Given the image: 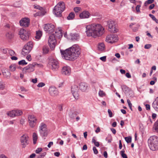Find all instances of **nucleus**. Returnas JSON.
<instances>
[{"mask_svg":"<svg viewBox=\"0 0 158 158\" xmlns=\"http://www.w3.org/2000/svg\"><path fill=\"white\" fill-rule=\"evenodd\" d=\"M60 52L62 57L65 60H73L80 54V48L77 45L74 44L65 50H61Z\"/></svg>","mask_w":158,"mask_h":158,"instance_id":"obj_1","label":"nucleus"},{"mask_svg":"<svg viewBox=\"0 0 158 158\" xmlns=\"http://www.w3.org/2000/svg\"><path fill=\"white\" fill-rule=\"evenodd\" d=\"M85 31L88 36L96 38L102 35L104 32V28L100 25L94 23L88 25L86 27Z\"/></svg>","mask_w":158,"mask_h":158,"instance_id":"obj_2","label":"nucleus"},{"mask_svg":"<svg viewBox=\"0 0 158 158\" xmlns=\"http://www.w3.org/2000/svg\"><path fill=\"white\" fill-rule=\"evenodd\" d=\"M65 8L64 3L62 1L60 2L54 7L53 10V13L57 17H61V13Z\"/></svg>","mask_w":158,"mask_h":158,"instance_id":"obj_3","label":"nucleus"},{"mask_svg":"<svg viewBox=\"0 0 158 158\" xmlns=\"http://www.w3.org/2000/svg\"><path fill=\"white\" fill-rule=\"evenodd\" d=\"M148 146L152 151L158 149V137L155 135L151 136L148 140Z\"/></svg>","mask_w":158,"mask_h":158,"instance_id":"obj_4","label":"nucleus"},{"mask_svg":"<svg viewBox=\"0 0 158 158\" xmlns=\"http://www.w3.org/2000/svg\"><path fill=\"white\" fill-rule=\"evenodd\" d=\"M39 132L42 137H46L49 131L47 125L44 123H41L39 127Z\"/></svg>","mask_w":158,"mask_h":158,"instance_id":"obj_5","label":"nucleus"},{"mask_svg":"<svg viewBox=\"0 0 158 158\" xmlns=\"http://www.w3.org/2000/svg\"><path fill=\"white\" fill-rule=\"evenodd\" d=\"M56 34H57V32H55V34H53L51 35L48 39L49 45L52 50L54 49L56 44V36L57 37V35H56Z\"/></svg>","mask_w":158,"mask_h":158,"instance_id":"obj_6","label":"nucleus"},{"mask_svg":"<svg viewBox=\"0 0 158 158\" xmlns=\"http://www.w3.org/2000/svg\"><path fill=\"white\" fill-rule=\"evenodd\" d=\"M20 38L24 41L28 40L30 35V32L23 29H21L19 31Z\"/></svg>","mask_w":158,"mask_h":158,"instance_id":"obj_7","label":"nucleus"},{"mask_svg":"<svg viewBox=\"0 0 158 158\" xmlns=\"http://www.w3.org/2000/svg\"><path fill=\"white\" fill-rule=\"evenodd\" d=\"M33 47L32 42H28L24 47L22 52V54L25 55L28 54L31 51Z\"/></svg>","mask_w":158,"mask_h":158,"instance_id":"obj_8","label":"nucleus"},{"mask_svg":"<svg viewBox=\"0 0 158 158\" xmlns=\"http://www.w3.org/2000/svg\"><path fill=\"white\" fill-rule=\"evenodd\" d=\"M28 120L30 127L34 128L37 123V119L34 115L30 114L28 115Z\"/></svg>","mask_w":158,"mask_h":158,"instance_id":"obj_9","label":"nucleus"},{"mask_svg":"<svg viewBox=\"0 0 158 158\" xmlns=\"http://www.w3.org/2000/svg\"><path fill=\"white\" fill-rule=\"evenodd\" d=\"M118 38L116 35L111 34L107 35L106 38V41L110 44H113L117 41Z\"/></svg>","mask_w":158,"mask_h":158,"instance_id":"obj_10","label":"nucleus"},{"mask_svg":"<svg viewBox=\"0 0 158 158\" xmlns=\"http://www.w3.org/2000/svg\"><path fill=\"white\" fill-rule=\"evenodd\" d=\"M48 64L50 68L54 70L57 69L59 67L58 62L57 60L55 59H50Z\"/></svg>","mask_w":158,"mask_h":158,"instance_id":"obj_11","label":"nucleus"},{"mask_svg":"<svg viewBox=\"0 0 158 158\" xmlns=\"http://www.w3.org/2000/svg\"><path fill=\"white\" fill-rule=\"evenodd\" d=\"M71 92L75 98L77 99L79 95L77 86L76 85H73L71 87Z\"/></svg>","mask_w":158,"mask_h":158,"instance_id":"obj_12","label":"nucleus"},{"mask_svg":"<svg viewBox=\"0 0 158 158\" xmlns=\"http://www.w3.org/2000/svg\"><path fill=\"white\" fill-rule=\"evenodd\" d=\"M28 136L27 134H25L22 135L20 137V142L21 144L23 147L24 148L28 144Z\"/></svg>","mask_w":158,"mask_h":158,"instance_id":"obj_13","label":"nucleus"},{"mask_svg":"<svg viewBox=\"0 0 158 158\" xmlns=\"http://www.w3.org/2000/svg\"><path fill=\"white\" fill-rule=\"evenodd\" d=\"M34 64L32 63L24 67L23 69V72L24 73H30L33 72L34 70Z\"/></svg>","mask_w":158,"mask_h":158,"instance_id":"obj_14","label":"nucleus"},{"mask_svg":"<svg viewBox=\"0 0 158 158\" xmlns=\"http://www.w3.org/2000/svg\"><path fill=\"white\" fill-rule=\"evenodd\" d=\"M107 24L110 31L114 33H115L118 31V29L115 28V24L114 21L111 20H109L107 22Z\"/></svg>","mask_w":158,"mask_h":158,"instance_id":"obj_15","label":"nucleus"},{"mask_svg":"<svg viewBox=\"0 0 158 158\" xmlns=\"http://www.w3.org/2000/svg\"><path fill=\"white\" fill-rule=\"evenodd\" d=\"M30 20L27 18H23L19 21L20 26L24 27H27L30 24Z\"/></svg>","mask_w":158,"mask_h":158,"instance_id":"obj_16","label":"nucleus"},{"mask_svg":"<svg viewBox=\"0 0 158 158\" xmlns=\"http://www.w3.org/2000/svg\"><path fill=\"white\" fill-rule=\"evenodd\" d=\"M54 26L52 24H45L44 27V31L50 33L54 32Z\"/></svg>","mask_w":158,"mask_h":158,"instance_id":"obj_17","label":"nucleus"},{"mask_svg":"<svg viewBox=\"0 0 158 158\" xmlns=\"http://www.w3.org/2000/svg\"><path fill=\"white\" fill-rule=\"evenodd\" d=\"M71 72V68L67 66L63 67L61 70V73L64 75L69 76Z\"/></svg>","mask_w":158,"mask_h":158,"instance_id":"obj_18","label":"nucleus"},{"mask_svg":"<svg viewBox=\"0 0 158 158\" xmlns=\"http://www.w3.org/2000/svg\"><path fill=\"white\" fill-rule=\"evenodd\" d=\"M50 95L52 96H56L58 94V91L57 89L54 86H51L48 89Z\"/></svg>","mask_w":158,"mask_h":158,"instance_id":"obj_19","label":"nucleus"},{"mask_svg":"<svg viewBox=\"0 0 158 158\" xmlns=\"http://www.w3.org/2000/svg\"><path fill=\"white\" fill-rule=\"evenodd\" d=\"M90 15V13L88 11L84 10L80 13L79 17L81 19H88Z\"/></svg>","mask_w":158,"mask_h":158,"instance_id":"obj_20","label":"nucleus"},{"mask_svg":"<svg viewBox=\"0 0 158 158\" xmlns=\"http://www.w3.org/2000/svg\"><path fill=\"white\" fill-rule=\"evenodd\" d=\"M69 39L73 41L78 40L80 38V36L78 33H71L70 34Z\"/></svg>","mask_w":158,"mask_h":158,"instance_id":"obj_21","label":"nucleus"},{"mask_svg":"<svg viewBox=\"0 0 158 158\" xmlns=\"http://www.w3.org/2000/svg\"><path fill=\"white\" fill-rule=\"evenodd\" d=\"M88 85L85 82H81L80 84V89L82 91H85L88 89Z\"/></svg>","mask_w":158,"mask_h":158,"instance_id":"obj_22","label":"nucleus"},{"mask_svg":"<svg viewBox=\"0 0 158 158\" xmlns=\"http://www.w3.org/2000/svg\"><path fill=\"white\" fill-rule=\"evenodd\" d=\"M152 106L156 111H158V97L156 98L152 103Z\"/></svg>","mask_w":158,"mask_h":158,"instance_id":"obj_23","label":"nucleus"},{"mask_svg":"<svg viewBox=\"0 0 158 158\" xmlns=\"http://www.w3.org/2000/svg\"><path fill=\"white\" fill-rule=\"evenodd\" d=\"M34 8L37 9H38L40 10L41 14L43 15H45L46 13V11H45L44 9L42 7H41L40 6L37 5V6H34Z\"/></svg>","mask_w":158,"mask_h":158,"instance_id":"obj_24","label":"nucleus"},{"mask_svg":"<svg viewBox=\"0 0 158 158\" xmlns=\"http://www.w3.org/2000/svg\"><path fill=\"white\" fill-rule=\"evenodd\" d=\"M79 114V112L77 111H75L73 112L72 111H70L68 113L69 116L71 118H75L76 116Z\"/></svg>","mask_w":158,"mask_h":158,"instance_id":"obj_25","label":"nucleus"},{"mask_svg":"<svg viewBox=\"0 0 158 158\" xmlns=\"http://www.w3.org/2000/svg\"><path fill=\"white\" fill-rule=\"evenodd\" d=\"M42 35V32L40 31H36V35L35 38L37 40H40Z\"/></svg>","mask_w":158,"mask_h":158,"instance_id":"obj_26","label":"nucleus"},{"mask_svg":"<svg viewBox=\"0 0 158 158\" xmlns=\"http://www.w3.org/2000/svg\"><path fill=\"white\" fill-rule=\"evenodd\" d=\"M32 138L33 143L35 144L36 143L38 138L37 134L35 132L33 133L32 135Z\"/></svg>","mask_w":158,"mask_h":158,"instance_id":"obj_27","label":"nucleus"},{"mask_svg":"<svg viewBox=\"0 0 158 158\" xmlns=\"http://www.w3.org/2000/svg\"><path fill=\"white\" fill-rule=\"evenodd\" d=\"M98 48L99 50L101 51H104L105 49V45L103 43H99L98 45Z\"/></svg>","mask_w":158,"mask_h":158,"instance_id":"obj_28","label":"nucleus"},{"mask_svg":"<svg viewBox=\"0 0 158 158\" xmlns=\"http://www.w3.org/2000/svg\"><path fill=\"white\" fill-rule=\"evenodd\" d=\"M15 112L14 110H12L8 112L7 114L8 116L14 118L16 116Z\"/></svg>","mask_w":158,"mask_h":158,"instance_id":"obj_29","label":"nucleus"},{"mask_svg":"<svg viewBox=\"0 0 158 158\" xmlns=\"http://www.w3.org/2000/svg\"><path fill=\"white\" fill-rule=\"evenodd\" d=\"M16 65L15 64H12L9 67L10 70L11 72H14L16 70Z\"/></svg>","mask_w":158,"mask_h":158,"instance_id":"obj_30","label":"nucleus"},{"mask_svg":"<svg viewBox=\"0 0 158 158\" xmlns=\"http://www.w3.org/2000/svg\"><path fill=\"white\" fill-rule=\"evenodd\" d=\"M14 110L15 112V113L16 116L21 115L23 114V112L21 110L17 109Z\"/></svg>","mask_w":158,"mask_h":158,"instance_id":"obj_31","label":"nucleus"},{"mask_svg":"<svg viewBox=\"0 0 158 158\" xmlns=\"http://www.w3.org/2000/svg\"><path fill=\"white\" fill-rule=\"evenodd\" d=\"M6 87V84L5 83L2 81H0V89L3 90Z\"/></svg>","mask_w":158,"mask_h":158,"instance_id":"obj_32","label":"nucleus"},{"mask_svg":"<svg viewBox=\"0 0 158 158\" xmlns=\"http://www.w3.org/2000/svg\"><path fill=\"white\" fill-rule=\"evenodd\" d=\"M75 16V15L74 12H71L67 18L68 20L73 19Z\"/></svg>","mask_w":158,"mask_h":158,"instance_id":"obj_33","label":"nucleus"},{"mask_svg":"<svg viewBox=\"0 0 158 158\" xmlns=\"http://www.w3.org/2000/svg\"><path fill=\"white\" fill-rule=\"evenodd\" d=\"M2 74L4 77L6 78L10 77L11 74L8 71L3 72Z\"/></svg>","mask_w":158,"mask_h":158,"instance_id":"obj_34","label":"nucleus"},{"mask_svg":"<svg viewBox=\"0 0 158 158\" xmlns=\"http://www.w3.org/2000/svg\"><path fill=\"white\" fill-rule=\"evenodd\" d=\"M14 36V34L11 32H9L6 34V37L9 39L12 38Z\"/></svg>","mask_w":158,"mask_h":158,"instance_id":"obj_35","label":"nucleus"},{"mask_svg":"<svg viewBox=\"0 0 158 158\" xmlns=\"http://www.w3.org/2000/svg\"><path fill=\"white\" fill-rule=\"evenodd\" d=\"M121 87L122 90L126 94L128 92V88L126 85H122Z\"/></svg>","mask_w":158,"mask_h":158,"instance_id":"obj_36","label":"nucleus"},{"mask_svg":"<svg viewBox=\"0 0 158 158\" xmlns=\"http://www.w3.org/2000/svg\"><path fill=\"white\" fill-rule=\"evenodd\" d=\"M92 142L97 147H98L99 145V142L96 141L95 140V137H93L92 139Z\"/></svg>","mask_w":158,"mask_h":158,"instance_id":"obj_37","label":"nucleus"},{"mask_svg":"<svg viewBox=\"0 0 158 158\" xmlns=\"http://www.w3.org/2000/svg\"><path fill=\"white\" fill-rule=\"evenodd\" d=\"M43 53L44 54H47L49 51V49L48 47L44 46L43 48Z\"/></svg>","mask_w":158,"mask_h":158,"instance_id":"obj_38","label":"nucleus"},{"mask_svg":"<svg viewBox=\"0 0 158 158\" xmlns=\"http://www.w3.org/2000/svg\"><path fill=\"white\" fill-rule=\"evenodd\" d=\"M154 1V0H148L146 1L144 3V5L145 6H147L149 4H151Z\"/></svg>","mask_w":158,"mask_h":158,"instance_id":"obj_39","label":"nucleus"},{"mask_svg":"<svg viewBox=\"0 0 158 158\" xmlns=\"http://www.w3.org/2000/svg\"><path fill=\"white\" fill-rule=\"evenodd\" d=\"M125 151L124 150H122L120 152V154L123 158H127V156L126 154L124 153Z\"/></svg>","mask_w":158,"mask_h":158,"instance_id":"obj_40","label":"nucleus"},{"mask_svg":"<svg viewBox=\"0 0 158 158\" xmlns=\"http://www.w3.org/2000/svg\"><path fill=\"white\" fill-rule=\"evenodd\" d=\"M98 95L101 97H103L105 96L106 94L103 91L100 90L99 91Z\"/></svg>","mask_w":158,"mask_h":158,"instance_id":"obj_41","label":"nucleus"},{"mask_svg":"<svg viewBox=\"0 0 158 158\" xmlns=\"http://www.w3.org/2000/svg\"><path fill=\"white\" fill-rule=\"evenodd\" d=\"M18 64L19 65H23L27 64V63L26 62L25 60H23L19 61Z\"/></svg>","mask_w":158,"mask_h":158,"instance_id":"obj_42","label":"nucleus"},{"mask_svg":"<svg viewBox=\"0 0 158 158\" xmlns=\"http://www.w3.org/2000/svg\"><path fill=\"white\" fill-rule=\"evenodd\" d=\"M125 139L126 142L127 143H130L131 142V137H127L125 138Z\"/></svg>","mask_w":158,"mask_h":158,"instance_id":"obj_43","label":"nucleus"},{"mask_svg":"<svg viewBox=\"0 0 158 158\" xmlns=\"http://www.w3.org/2000/svg\"><path fill=\"white\" fill-rule=\"evenodd\" d=\"M154 129L156 131H158V119L155 123L154 126Z\"/></svg>","mask_w":158,"mask_h":158,"instance_id":"obj_44","label":"nucleus"},{"mask_svg":"<svg viewBox=\"0 0 158 158\" xmlns=\"http://www.w3.org/2000/svg\"><path fill=\"white\" fill-rule=\"evenodd\" d=\"M127 103L128 104V105L131 111H132V104L131 103L129 99H128L127 100Z\"/></svg>","mask_w":158,"mask_h":158,"instance_id":"obj_45","label":"nucleus"},{"mask_svg":"<svg viewBox=\"0 0 158 158\" xmlns=\"http://www.w3.org/2000/svg\"><path fill=\"white\" fill-rule=\"evenodd\" d=\"M81 10V8L80 7H76L73 9V10L75 13H78Z\"/></svg>","mask_w":158,"mask_h":158,"instance_id":"obj_46","label":"nucleus"},{"mask_svg":"<svg viewBox=\"0 0 158 158\" xmlns=\"http://www.w3.org/2000/svg\"><path fill=\"white\" fill-rule=\"evenodd\" d=\"M9 53L11 56H14L15 55V52L12 50H10L9 51Z\"/></svg>","mask_w":158,"mask_h":158,"instance_id":"obj_47","label":"nucleus"},{"mask_svg":"<svg viewBox=\"0 0 158 158\" xmlns=\"http://www.w3.org/2000/svg\"><path fill=\"white\" fill-rule=\"evenodd\" d=\"M45 84L43 82H40L39 83L37 86L38 87H42L45 85Z\"/></svg>","mask_w":158,"mask_h":158,"instance_id":"obj_48","label":"nucleus"},{"mask_svg":"<svg viewBox=\"0 0 158 158\" xmlns=\"http://www.w3.org/2000/svg\"><path fill=\"white\" fill-rule=\"evenodd\" d=\"M33 64H35V65H34V68L35 67H43V65L41 64H39L35 62L33 63Z\"/></svg>","mask_w":158,"mask_h":158,"instance_id":"obj_49","label":"nucleus"},{"mask_svg":"<svg viewBox=\"0 0 158 158\" xmlns=\"http://www.w3.org/2000/svg\"><path fill=\"white\" fill-rule=\"evenodd\" d=\"M42 150L41 148H38L35 150V153L37 154H39Z\"/></svg>","mask_w":158,"mask_h":158,"instance_id":"obj_50","label":"nucleus"},{"mask_svg":"<svg viewBox=\"0 0 158 158\" xmlns=\"http://www.w3.org/2000/svg\"><path fill=\"white\" fill-rule=\"evenodd\" d=\"M152 46L151 44H146L145 45L144 48L146 49H149Z\"/></svg>","mask_w":158,"mask_h":158,"instance_id":"obj_51","label":"nucleus"},{"mask_svg":"<svg viewBox=\"0 0 158 158\" xmlns=\"http://www.w3.org/2000/svg\"><path fill=\"white\" fill-rule=\"evenodd\" d=\"M93 149L95 154H97L98 153V151L95 147H94Z\"/></svg>","mask_w":158,"mask_h":158,"instance_id":"obj_52","label":"nucleus"},{"mask_svg":"<svg viewBox=\"0 0 158 158\" xmlns=\"http://www.w3.org/2000/svg\"><path fill=\"white\" fill-rule=\"evenodd\" d=\"M141 6L139 5H137L135 8L137 12H140V8Z\"/></svg>","mask_w":158,"mask_h":158,"instance_id":"obj_53","label":"nucleus"},{"mask_svg":"<svg viewBox=\"0 0 158 158\" xmlns=\"http://www.w3.org/2000/svg\"><path fill=\"white\" fill-rule=\"evenodd\" d=\"M100 59L102 61L105 62L106 60V56H105L101 57L100 58Z\"/></svg>","mask_w":158,"mask_h":158,"instance_id":"obj_54","label":"nucleus"},{"mask_svg":"<svg viewBox=\"0 0 158 158\" xmlns=\"http://www.w3.org/2000/svg\"><path fill=\"white\" fill-rule=\"evenodd\" d=\"M108 112L109 114V117H112V113L111 110L110 109L108 110Z\"/></svg>","mask_w":158,"mask_h":158,"instance_id":"obj_55","label":"nucleus"},{"mask_svg":"<svg viewBox=\"0 0 158 158\" xmlns=\"http://www.w3.org/2000/svg\"><path fill=\"white\" fill-rule=\"evenodd\" d=\"M149 15L152 19L153 20H156V17H155V16L154 15H153L150 14Z\"/></svg>","mask_w":158,"mask_h":158,"instance_id":"obj_56","label":"nucleus"},{"mask_svg":"<svg viewBox=\"0 0 158 158\" xmlns=\"http://www.w3.org/2000/svg\"><path fill=\"white\" fill-rule=\"evenodd\" d=\"M26 59L29 61H31V58L30 55H28Z\"/></svg>","mask_w":158,"mask_h":158,"instance_id":"obj_57","label":"nucleus"},{"mask_svg":"<svg viewBox=\"0 0 158 158\" xmlns=\"http://www.w3.org/2000/svg\"><path fill=\"white\" fill-rule=\"evenodd\" d=\"M146 108L147 110H150V106L149 104H147L145 105Z\"/></svg>","mask_w":158,"mask_h":158,"instance_id":"obj_58","label":"nucleus"},{"mask_svg":"<svg viewBox=\"0 0 158 158\" xmlns=\"http://www.w3.org/2000/svg\"><path fill=\"white\" fill-rule=\"evenodd\" d=\"M155 6V5L154 4H151L149 7V9L150 10H152L154 8Z\"/></svg>","mask_w":158,"mask_h":158,"instance_id":"obj_59","label":"nucleus"},{"mask_svg":"<svg viewBox=\"0 0 158 158\" xmlns=\"http://www.w3.org/2000/svg\"><path fill=\"white\" fill-rule=\"evenodd\" d=\"M31 81L34 83H36L37 82V78H35V79H32L31 80Z\"/></svg>","mask_w":158,"mask_h":158,"instance_id":"obj_60","label":"nucleus"},{"mask_svg":"<svg viewBox=\"0 0 158 158\" xmlns=\"http://www.w3.org/2000/svg\"><path fill=\"white\" fill-rule=\"evenodd\" d=\"M125 75L126 76V77L128 78H131V75L129 73H126Z\"/></svg>","mask_w":158,"mask_h":158,"instance_id":"obj_61","label":"nucleus"},{"mask_svg":"<svg viewBox=\"0 0 158 158\" xmlns=\"http://www.w3.org/2000/svg\"><path fill=\"white\" fill-rule=\"evenodd\" d=\"M53 144V142H50L48 144V147L49 148H50L51 146Z\"/></svg>","mask_w":158,"mask_h":158,"instance_id":"obj_62","label":"nucleus"},{"mask_svg":"<svg viewBox=\"0 0 158 158\" xmlns=\"http://www.w3.org/2000/svg\"><path fill=\"white\" fill-rule=\"evenodd\" d=\"M54 155L58 157L60 155V153L59 152H55L54 153Z\"/></svg>","mask_w":158,"mask_h":158,"instance_id":"obj_63","label":"nucleus"},{"mask_svg":"<svg viewBox=\"0 0 158 158\" xmlns=\"http://www.w3.org/2000/svg\"><path fill=\"white\" fill-rule=\"evenodd\" d=\"M46 152H44L42 153L41 155L40 156V157H43L46 155Z\"/></svg>","mask_w":158,"mask_h":158,"instance_id":"obj_64","label":"nucleus"}]
</instances>
